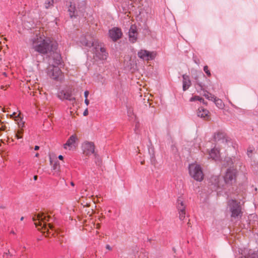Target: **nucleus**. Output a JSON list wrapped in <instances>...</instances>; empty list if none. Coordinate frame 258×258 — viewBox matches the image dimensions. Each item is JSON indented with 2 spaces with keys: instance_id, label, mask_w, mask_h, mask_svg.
Here are the masks:
<instances>
[{
  "instance_id": "obj_41",
  "label": "nucleus",
  "mask_w": 258,
  "mask_h": 258,
  "mask_svg": "<svg viewBox=\"0 0 258 258\" xmlns=\"http://www.w3.org/2000/svg\"><path fill=\"white\" fill-rule=\"evenodd\" d=\"M58 158L59 160H63V157L61 155H59Z\"/></svg>"
},
{
  "instance_id": "obj_12",
  "label": "nucleus",
  "mask_w": 258,
  "mask_h": 258,
  "mask_svg": "<svg viewBox=\"0 0 258 258\" xmlns=\"http://www.w3.org/2000/svg\"><path fill=\"white\" fill-rule=\"evenodd\" d=\"M83 153L87 156H89L93 154L95 157L97 154L95 152V145L92 142H85L83 146Z\"/></svg>"
},
{
  "instance_id": "obj_25",
  "label": "nucleus",
  "mask_w": 258,
  "mask_h": 258,
  "mask_svg": "<svg viewBox=\"0 0 258 258\" xmlns=\"http://www.w3.org/2000/svg\"><path fill=\"white\" fill-rule=\"evenodd\" d=\"M204 92V93L202 94V95L206 97V98H207V99H208L209 100H211V101H213L214 99V98L216 97V96H215L213 94H212V93L209 92L208 91H207L206 90V89H205V91H203Z\"/></svg>"
},
{
  "instance_id": "obj_27",
  "label": "nucleus",
  "mask_w": 258,
  "mask_h": 258,
  "mask_svg": "<svg viewBox=\"0 0 258 258\" xmlns=\"http://www.w3.org/2000/svg\"><path fill=\"white\" fill-rule=\"evenodd\" d=\"M52 168L56 172H58L60 170V165L58 161L54 162L52 166Z\"/></svg>"
},
{
  "instance_id": "obj_16",
  "label": "nucleus",
  "mask_w": 258,
  "mask_h": 258,
  "mask_svg": "<svg viewBox=\"0 0 258 258\" xmlns=\"http://www.w3.org/2000/svg\"><path fill=\"white\" fill-rule=\"evenodd\" d=\"M58 96L61 99H66L72 101L73 104L76 102L75 98L72 96L71 93L68 92L62 91L58 94Z\"/></svg>"
},
{
  "instance_id": "obj_7",
  "label": "nucleus",
  "mask_w": 258,
  "mask_h": 258,
  "mask_svg": "<svg viewBox=\"0 0 258 258\" xmlns=\"http://www.w3.org/2000/svg\"><path fill=\"white\" fill-rule=\"evenodd\" d=\"M221 178L219 176L213 175L209 179V186L213 191H216L218 189H226L224 183L220 181Z\"/></svg>"
},
{
  "instance_id": "obj_11",
  "label": "nucleus",
  "mask_w": 258,
  "mask_h": 258,
  "mask_svg": "<svg viewBox=\"0 0 258 258\" xmlns=\"http://www.w3.org/2000/svg\"><path fill=\"white\" fill-rule=\"evenodd\" d=\"M156 54L154 52H150L147 50L141 49L138 52V56L144 60H151L155 58Z\"/></svg>"
},
{
  "instance_id": "obj_34",
  "label": "nucleus",
  "mask_w": 258,
  "mask_h": 258,
  "mask_svg": "<svg viewBox=\"0 0 258 258\" xmlns=\"http://www.w3.org/2000/svg\"><path fill=\"white\" fill-rule=\"evenodd\" d=\"M226 160L227 163V166H230L229 167H231V166L233 164L232 159L231 158H228L226 159Z\"/></svg>"
},
{
  "instance_id": "obj_40",
  "label": "nucleus",
  "mask_w": 258,
  "mask_h": 258,
  "mask_svg": "<svg viewBox=\"0 0 258 258\" xmlns=\"http://www.w3.org/2000/svg\"><path fill=\"white\" fill-rule=\"evenodd\" d=\"M85 103L87 105H89V100H88L87 98L85 99Z\"/></svg>"
},
{
  "instance_id": "obj_29",
  "label": "nucleus",
  "mask_w": 258,
  "mask_h": 258,
  "mask_svg": "<svg viewBox=\"0 0 258 258\" xmlns=\"http://www.w3.org/2000/svg\"><path fill=\"white\" fill-rule=\"evenodd\" d=\"M23 134V128H20V130L18 131L17 134H16V137L19 139L22 138V134Z\"/></svg>"
},
{
  "instance_id": "obj_31",
  "label": "nucleus",
  "mask_w": 258,
  "mask_h": 258,
  "mask_svg": "<svg viewBox=\"0 0 258 258\" xmlns=\"http://www.w3.org/2000/svg\"><path fill=\"white\" fill-rule=\"evenodd\" d=\"M245 258H258V251L249 253L248 255Z\"/></svg>"
},
{
  "instance_id": "obj_45",
  "label": "nucleus",
  "mask_w": 258,
  "mask_h": 258,
  "mask_svg": "<svg viewBox=\"0 0 258 258\" xmlns=\"http://www.w3.org/2000/svg\"><path fill=\"white\" fill-rule=\"evenodd\" d=\"M33 178H34V179L35 180H36L37 179V178H38V176L37 175H34Z\"/></svg>"
},
{
  "instance_id": "obj_35",
  "label": "nucleus",
  "mask_w": 258,
  "mask_h": 258,
  "mask_svg": "<svg viewBox=\"0 0 258 258\" xmlns=\"http://www.w3.org/2000/svg\"><path fill=\"white\" fill-rule=\"evenodd\" d=\"M179 219L181 220H184V219L185 218V211H182V212H179Z\"/></svg>"
},
{
  "instance_id": "obj_5",
  "label": "nucleus",
  "mask_w": 258,
  "mask_h": 258,
  "mask_svg": "<svg viewBox=\"0 0 258 258\" xmlns=\"http://www.w3.org/2000/svg\"><path fill=\"white\" fill-rule=\"evenodd\" d=\"M228 206L231 213V217L236 218L238 217L241 218L242 216L243 212L240 202H237L236 200L232 199L228 202Z\"/></svg>"
},
{
  "instance_id": "obj_33",
  "label": "nucleus",
  "mask_w": 258,
  "mask_h": 258,
  "mask_svg": "<svg viewBox=\"0 0 258 258\" xmlns=\"http://www.w3.org/2000/svg\"><path fill=\"white\" fill-rule=\"evenodd\" d=\"M127 113L128 116L132 117V115H134L133 108L130 107L127 109Z\"/></svg>"
},
{
  "instance_id": "obj_51",
  "label": "nucleus",
  "mask_w": 258,
  "mask_h": 258,
  "mask_svg": "<svg viewBox=\"0 0 258 258\" xmlns=\"http://www.w3.org/2000/svg\"><path fill=\"white\" fill-rule=\"evenodd\" d=\"M23 219H24V217H22L21 218V221H22Z\"/></svg>"
},
{
  "instance_id": "obj_17",
  "label": "nucleus",
  "mask_w": 258,
  "mask_h": 258,
  "mask_svg": "<svg viewBox=\"0 0 258 258\" xmlns=\"http://www.w3.org/2000/svg\"><path fill=\"white\" fill-rule=\"evenodd\" d=\"M182 89L183 91H186L191 85V82L189 79V77L184 74L182 76Z\"/></svg>"
},
{
  "instance_id": "obj_2",
  "label": "nucleus",
  "mask_w": 258,
  "mask_h": 258,
  "mask_svg": "<svg viewBox=\"0 0 258 258\" xmlns=\"http://www.w3.org/2000/svg\"><path fill=\"white\" fill-rule=\"evenodd\" d=\"M69 3L68 11L71 19L77 18L79 15L84 16L86 8V3L85 1H73Z\"/></svg>"
},
{
  "instance_id": "obj_52",
  "label": "nucleus",
  "mask_w": 258,
  "mask_h": 258,
  "mask_svg": "<svg viewBox=\"0 0 258 258\" xmlns=\"http://www.w3.org/2000/svg\"><path fill=\"white\" fill-rule=\"evenodd\" d=\"M144 163V161H142V162H141V164H143Z\"/></svg>"
},
{
  "instance_id": "obj_32",
  "label": "nucleus",
  "mask_w": 258,
  "mask_h": 258,
  "mask_svg": "<svg viewBox=\"0 0 258 258\" xmlns=\"http://www.w3.org/2000/svg\"><path fill=\"white\" fill-rule=\"evenodd\" d=\"M204 71L207 74V75L208 76V77H210L211 76V74L210 70H209V68H208V66H204Z\"/></svg>"
},
{
  "instance_id": "obj_8",
  "label": "nucleus",
  "mask_w": 258,
  "mask_h": 258,
  "mask_svg": "<svg viewBox=\"0 0 258 258\" xmlns=\"http://www.w3.org/2000/svg\"><path fill=\"white\" fill-rule=\"evenodd\" d=\"M95 45V46L93 48V52L95 54V56L100 60L106 59L108 53L106 52L103 43L98 42Z\"/></svg>"
},
{
  "instance_id": "obj_14",
  "label": "nucleus",
  "mask_w": 258,
  "mask_h": 258,
  "mask_svg": "<svg viewBox=\"0 0 258 258\" xmlns=\"http://www.w3.org/2000/svg\"><path fill=\"white\" fill-rule=\"evenodd\" d=\"M197 115L203 118L204 120L208 121L211 119V113L208 110L204 108L203 107H200L198 108Z\"/></svg>"
},
{
  "instance_id": "obj_15",
  "label": "nucleus",
  "mask_w": 258,
  "mask_h": 258,
  "mask_svg": "<svg viewBox=\"0 0 258 258\" xmlns=\"http://www.w3.org/2000/svg\"><path fill=\"white\" fill-rule=\"evenodd\" d=\"M138 33L135 25H132L128 31L129 41L132 43H135L138 39Z\"/></svg>"
},
{
  "instance_id": "obj_28",
  "label": "nucleus",
  "mask_w": 258,
  "mask_h": 258,
  "mask_svg": "<svg viewBox=\"0 0 258 258\" xmlns=\"http://www.w3.org/2000/svg\"><path fill=\"white\" fill-rule=\"evenodd\" d=\"M201 100H203V98L199 96H198V95H195L194 96H192V97H191L189 99V101L190 102H193V101H201Z\"/></svg>"
},
{
  "instance_id": "obj_18",
  "label": "nucleus",
  "mask_w": 258,
  "mask_h": 258,
  "mask_svg": "<svg viewBox=\"0 0 258 258\" xmlns=\"http://www.w3.org/2000/svg\"><path fill=\"white\" fill-rule=\"evenodd\" d=\"M78 140L76 134L72 135L67 140L66 144H64V148L65 149L68 147H72L73 145L75 144L76 140Z\"/></svg>"
},
{
  "instance_id": "obj_50",
  "label": "nucleus",
  "mask_w": 258,
  "mask_h": 258,
  "mask_svg": "<svg viewBox=\"0 0 258 258\" xmlns=\"http://www.w3.org/2000/svg\"><path fill=\"white\" fill-rule=\"evenodd\" d=\"M0 208H2V209H5V206H1L0 207Z\"/></svg>"
},
{
  "instance_id": "obj_48",
  "label": "nucleus",
  "mask_w": 258,
  "mask_h": 258,
  "mask_svg": "<svg viewBox=\"0 0 258 258\" xmlns=\"http://www.w3.org/2000/svg\"><path fill=\"white\" fill-rule=\"evenodd\" d=\"M11 233H12L13 234H15V232L14 231H11Z\"/></svg>"
},
{
  "instance_id": "obj_37",
  "label": "nucleus",
  "mask_w": 258,
  "mask_h": 258,
  "mask_svg": "<svg viewBox=\"0 0 258 258\" xmlns=\"http://www.w3.org/2000/svg\"><path fill=\"white\" fill-rule=\"evenodd\" d=\"M89 92L88 91H85L84 92V96L85 97V99L87 98L88 95H89Z\"/></svg>"
},
{
  "instance_id": "obj_43",
  "label": "nucleus",
  "mask_w": 258,
  "mask_h": 258,
  "mask_svg": "<svg viewBox=\"0 0 258 258\" xmlns=\"http://www.w3.org/2000/svg\"><path fill=\"white\" fill-rule=\"evenodd\" d=\"M40 148L39 146H35V147H34V150H39Z\"/></svg>"
},
{
  "instance_id": "obj_53",
  "label": "nucleus",
  "mask_w": 258,
  "mask_h": 258,
  "mask_svg": "<svg viewBox=\"0 0 258 258\" xmlns=\"http://www.w3.org/2000/svg\"><path fill=\"white\" fill-rule=\"evenodd\" d=\"M16 114V113H14L13 115H15Z\"/></svg>"
},
{
  "instance_id": "obj_24",
  "label": "nucleus",
  "mask_w": 258,
  "mask_h": 258,
  "mask_svg": "<svg viewBox=\"0 0 258 258\" xmlns=\"http://www.w3.org/2000/svg\"><path fill=\"white\" fill-rule=\"evenodd\" d=\"M21 113H19L17 116H15V117L17 119H16V120L17 121L18 125L20 128H23L24 127L25 122L23 120V119L20 117Z\"/></svg>"
},
{
  "instance_id": "obj_38",
  "label": "nucleus",
  "mask_w": 258,
  "mask_h": 258,
  "mask_svg": "<svg viewBox=\"0 0 258 258\" xmlns=\"http://www.w3.org/2000/svg\"><path fill=\"white\" fill-rule=\"evenodd\" d=\"M88 114V109L86 108L85 111H84L83 112V115L84 116H87V115Z\"/></svg>"
},
{
  "instance_id": "obj_49",
  "label": "nucleus",
  "mask_w": 258,
  "mask_h": 258,
  "mask_svg": "<svg viewBox=\"0 0 258 258\" xmlns=\"http://www.w3.org/2000/svg\"><path fill=\"white\" fill-rule=\"evenodd\" d=\"M39 156V153H36L35 155V157H38Z\"/></svg>"
},
{
  "instance_id": "obj_36",
  "label": "nucleus",
  "mask_w": 258,
  "mask_h": 258,
  "mask_svg": "<svg viewBox=\"0 0 258 258\" xmlns=\"http://www.w3.org/2000/svg\"><path fill=\"white\" fill-rule=\"evenodd\" d=\"M253 150L252 149V148L250 147H249L248 149H247V154L248 155V157H251V154L253 152Z\"/></svg>"
},
{
  "instance_id": "obj_3",
  "label": "nucleus",
  "mask_w": 258,
  "mask_h": 258,
  "mask_svg": "<svg viewBox=\"0 0 258 258\" xmlns=\"http://www.w3.org/2000/svg\"><path fill=\"white\" fill-rule=\"evenodd\" d=\"M51 219L50 216H45L44 213H39L33 218V221L34 222L35 226L38 228L39 230H44L42 231L48 232L49 229L53 230V226L51 224H47L46 221H49Z\"/></svg>"
},
{
  "instance_id": "obj_19",
  "label": "nucleus",
  "mask_w": 258,
  "mask_h": 258,
  "mask_svg": "<svg viewBox=\"0 0 258 258\" xmlns=\"http://www.w3.org/2000/svg\"><path fill=\"white\" fill-rule=\"evenodd\" d=\"M176 207L178 212L185 211V205L180 197H179L177 200Z\"/></svg>"
},
{
  "instance_id": "obj_6",
  "label": "nucleus",
  "mask_w": 258,
  "mask_h": 258,
  "mask_svg": "<svg viewBox=\"0 0 258 258\" xmlns=\"http://www.w3.org/2000/svg\"><path fill=\"white\" fill-rule=\"evenodd\" d=\"M190 175L196 180L201 181L204 178V174L201 166L199 164H191L189 166Z\"/></svg>"
},
{
  "instance_id": "obj_42",
  "label": "nucleus",
  "mask_w": 258,
  "mask_h": 258,
  "mask_svg": "<svg viewBox=\"0 0 258 258\" xmlns=\"http://www.w3.org/2000/svg\"><path fill=\"white\" fill-rule=\"evenodd\" d=\"M106 248L109 250H111V248L110 247V246L109 245H106Z\"/></svg>"
},
{
  "instance_id": "obj_23",
  "label": "nucleus",
  "mask_w": 258,
  "mask_h": 258,
  "mask_svg": "<svg viewBox=\"0 0 258 258\" xmlns=\"http://www.w3.org/2000/svg\"><path fill=\"white\" fill-rule=\"evenodd\" d=\"M213 101L214 102L216 106L218 108L221 109L224 108L225 105H224L223 101L221 99H219V98H217V97H216L215 98H214Z\"/></svg>"
},
{
  "instance_id": "obj_47",
  "label": "nucleus",
  "mask_w": 258,
  "mask_h": 258,
  "mask_svg": "<svg viewBox=\"0 0 258 258\" xmlns=\"http://www.w3.org/2000/svg\"><path fill=\"white\" fill-rule=\"evenodd\" d=\"M6 127L5 126H2V130H3V131H5V129H6Z\"/></svg>"
},
{
  "instance_id": "obj_9",
  "label": "nucleus",
  "mask_w": 258,
  "mask_h": 258,
  "mask_svg": "<svg viewBox=\"0 0 258 258\" xmlns=\"http://www.w3.org/2000/svg\"><path fill=\"white\" fill-rule=\"evenodd\" d=\"M49 64L46 69L47 75L52 79L56 80L61 74L62 72L57 64Z\"/></svg>"
},
{
  "instance_id": "obj_44",
  "label": "nucleus",
  "mask_w": 258,
  "mask_h": 258,
  "mask_svg": "<svg viewBox=\"0 0 258 258\" xmlns=\"http://www.w3.org/2000/svg\"><path fill=\"white\" fill-rule=\"evenodd\" d=\"M194 61L197 64H199L200 63V60L199 59H198L197 60L195 59Z\"/></svg>"
},
{
  "instance_id": "obj_39",
  "label": "nucleus",
  "mask_w": 258,
  "mask_h": 258,
  "mask_svg": "<svg viewBox=\"0 0 258 258\" xmlns=\"http://www.w3.org/2000/svg\"><path fill=\"white\" fill-rule=\"evenodd\" d=\"M201 102H202L203 104L205 105H207L208 103L207 102L205 101V100L203 99V100L200 101Z\"/></svg>"
},
{
  "instance_id": "obj_20",
  "label": "nucleus",
  "mask_w": 258,
  "mask_h": 258,
  "mask_svg": "<svg viewBox=\"0 0 258 258\" xmlns=\"http://www.w3.org/2000/svg\"><path fill=\"white\" fill-rule=\"evenodd\" d=\"M98 41H89L87 40L86 38L83 40L81 41L82 44L85 46L88 47H91L95 46V44H97L98 43Z\"/></svg>"
},
{
  "instance_id": "obj_1",
  "label": "nucleus",
  "mask_w": 258,
  "mask_h": 258,
  "mask_svg": "<svg viewBox=\"0 0 258 258\" xmlns=\"http://www.w3.org/2000/svg\"><path fill=\"white\" fill-rule=\"evenodd\" d=\"M58 44L52 38L47 37H37L32 40L31 49L42 55H48L53 62L60 65L62 58L57 52Z\"/></svg>"
},
{
  "instance_id": "obj_13",
  "label": "nucleus",
  "mask_w": 258,
  "mask_h": 258,
  "mask_svg": "<svg viewBox=\"0 0 258 258\" xmlns=\"http://www.w3.org/2000/svg\"><path fill=\"white\" fill-rule=\"evenodd\" d=\"M109 34L112 40L115 42L121 37L122 33L121 29L118 27H114L109 31Z\"/></svg>"
},
{
  "instance_id": "obj_10",
  "label": "nucleus",
  "mask_w": 258,
  "mask_h": 258,
  "mask_svg": "<svg viewBox=\"0 0 258 258\" xmlns=\"http://www.w3.org/2000/svg\"><path fill=\"white\" fill-rule=\"evenodd\" d=\"M206 79L205 75L203 73L195 77L196 82L195 87L198 93H201L202 91H205V89H207V86H206L203 82Z\"/></svg>"
},
{
  "instance_id": "obj_22",
  "label": "nucleus",
  "mask_w": 258,
  "mask_h": 258,
  "mask_svg": "<svg viewBox=\"0 0 258 258\" xmlns=\"http://www.w3.org/2000/svg\"><path fill=\"white\" fill-rule=\"evenodd\" d=\"M225 134L222 132H217L214 136V139L215 142L219 141L221 140H224L225 138Z\"/></svg>"
},
{
  "instance_id": "obj_46",
  "label": "nucleus",
  "mask_w": 258,
  "mask_h": 258,
  "mask_svg": "<svg viewBox=\"0 0 258 258\" xmlns=\"http://www.w3.org/2000/svg\"><path fill=\"white\" fill-rule=\"evenodd\" d=\"M71 185L73 186H74L75 185V183L74 182L72 181L71 182Z\"/></svg>"
},
{
  "instance_id": "obj_21",
  "label": "nucleus",
  "mask_w": 258,
  "mask_h": 258,
  "mask_svg": "<svg viewBox=\"0 0 258 258\" xmlns=\"http://www.w3.org/2000/svg\"><path fill=\"white\" fill-rule=\"evenodd\" d=\"M209 156L212 159L217 160L219 157V151L217 149H212L209 152Z\"/></svg>"
},
{
  "instance_id": "obj_30",
  "label": "nucleus",
  "mask_w": 258,
  "mask_h": 258,
  "mask_svg": "<svg viewBox=\"0 0 258 258\" xmlns=\"http://www.w3.org/2000/svg\"><path fill=\"white\" fill-rule=\"evenodd\" d=\"M23 134V128H20V130L18 131L17 134H16V137L19 139L22 138V134Z\"/></svg>"
},
{
  "instance_id": "obj_26",
  "label": "nucleus",
  "mask_w": 258,
  "mask_h": 258,
  "mask_svg": "<svg viewBox=\"0 0 258 258\" xmlns=\"http://www.w3.org/2000/svg\"><path fill=\"white\" fill-rule=\"evenodd\" d=\"M58 0H46L45 3V7L46 9H48L51 6H53V4L56 2Z\"/></svg>"
},
{
  "instance_id": "obj_4",
  "label": "nucleus",
  "mask_w": 258,
  "mask_h": 258,
  "mask_svg": "<svg viewBox=\"0 0 258 258\" xmlns=\"http://www.w3.org/2000/svg\"><path fill=\"white\" fill-rule=\"evenodd\" d=\"M238 174V171L236 168L229 167L223 176L224 185L226 187V189L231 186H232L236 182L237 177Z\"/></svg>"
}]
</instances>
